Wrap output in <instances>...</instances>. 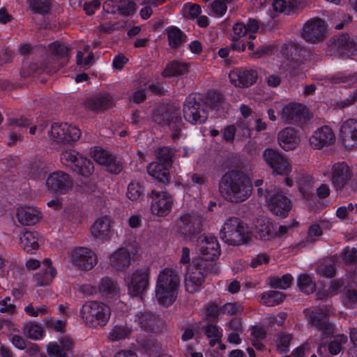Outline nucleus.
<instances>
[{
  "label": "nucleus",
  "instance_id": "nucleus-1",
  "mask_svg": "<svg viewBox=\"0 0 357 357\" xmlns=\"http://www.w3.org/2000/svg\"><path fill=\"white\" fill-rule=\"evenodd\" d=\"M218 189L225 199L233 204H239L251 196L253 186L248 174L241 170L232 169L222 176Z\"/></svg>",
  "mask_w": 357,
  "mask_h": 357
},
{
  "label": "nucleus",
  "instance_id": "nucleus-2",
  "mask_svg": "<svg viewBox=\"0 0 357 357\" xmlns=\"http://www.w3.org/2000/svg\"><path fill=\"white\" fill-rule=\"evenodd\" d=\"M180 277L176 272L169 268H165L160 272L156 286L155 297L162 305H172L176 298Z\"/></svg>",
  "mask_w": 357,
  "mask_h": 357
},
{
  "label": "nucleus",
  "instance_id": "nucleus-3",
  "mask_svg": "<svg viewBox=\"0 0 357 357\" xmlns=\"http://www.w3.org/2000/svg\"><path fill=\"white\" fill-rule=\"evenodd\" d=\"M79 316L86 326L91 328H102L110 319L111 309L102 302L88 301L80 308Z\"/></svg>",
  "mask_w": 357,
  "mask_h": 357
},
{
  "label": "nucleus",
  "instance_id": "nucleus-4",
  "mask_svg": "<svg viewBox=\"0 0 357 357\" xmlns=\"http://www.w3.org/2000/svg\"><path fill=\"white\" fill-rule=\"evenodd\" d=\"M153 119L155 123L167 126L172 130V137L174 140L181 137L184 123L181 116L179 106L169 105L158 108L154 111Z\"/></svg>",
  "mask_w": 357,
  "mask_h": 357
},
{
  "label": "nucleus",
  "instance_id": "nucleus-5",
  "mask_svg": "<svg viewBox=\"0 0 357 357\" xmlns=\"http://www.w3.org/2000/svg\"><path fill=\"white\" fill-rule=\"evenodd\" d=\"M155 155L158 162L150 163L147 166V172L159 182L168 183L170 180L168 167L172 165L174 151L169 147L163 146L155 151Z\"/></svg>",
  "mask_w": 357,
  "mask_h": 357
},
{
  "label": "nucleus",
  "instance_id": "nucleus-6",
  "mask_svg": "<svg viewBox=\"0 0 357 357\" xmlns=\"http://www.w3.org/2000/svg\"><path fill=\"white\" fill-rule=\"evenodd\" d=\"M248 228L238 217H229L224 223L220 238L226 243L239 245L248 239Z\"/></svg>",
  "mask_w": 357,
  "mask_h": 357
},
{
  "label": "nucleus",
  "instance_id": "nucleus-7",
  "mask_svg": "<svg viewBox=\"0 0 357 357\" xmlns=\"http://www.w3.org/2000/svg\"><path fill=\"white\" fill-rule=\"evenodd\" d=\"M307 323L321 332L323 338L333 335L335 326L330 322L329 309L327 306H317L312 309L306 308L303 310Z\"/></svg>",
  "mask_w": 357,
  "mask_h": 357
},
{
  "label": "nucleus",
  "instance_id": "nucleus-8",
  "mask_svg": "<svg viewBox=\"0 0 357 357\" xmlns=\"http://www.w3.org/2000/svg\"><path fill=\"white\" fill-rule=\"evenodd\" d=\"M183 113L185 121L195 125L204 123L208 119V111L199 94L191 93L185 98Z\"/></svg>",
  "mask_w": 357,
  "mask_h": 357
},
{
  "label": "nucleus",
  "instance_id": "nucleus-9",
  "mask_svg": "<svg viewBox=\"0 0 357 357\" xmlns=\"http://www.w3.org/2000/svg\"><path fill=\"white\" fill-rule=\"evenodd\" d=\"M202 218L193 213H183L176 222V232L184 240L193 241L202 231Z\"/></svg>",
  "mask_w": 357,
  "mask_h": 357
},
{
  "label": "nucleus",
  "instance_id": "nucleus-10",
  "mask_svg": "<svg viewBox=\"0 0 357 357\" xmlns=\"http://www.w3.org/2000/svg\"><path fill=\"white\" fill-rule=\"evenodd\" d=\"M262 158L271 169L272 174L287 176L291 171V165L276 149L266 148L262 153Z\"/></svg>",
  "mask_w": 357,
  "mask_h": 357
},
{
  "label": "nucleus",
  "instance_id": "nucleus-11",
  "mask_svg": "<svg viewBox=\"0 0 357 357\" xmlns=\"http://www.w3.org/2000/svg\"><path fill=\"white\" fill-rule=\"evenodd\" d=\"M327 44L340 56H357V36L350 37L347 33H339L332 36Z\"/></svg>",
  "mask_w": 357,
  "mask_h": 357
},
{
  "label": "nucleus",
  "instance_id": "nucleus-12",
  "mask_svg": "<svg viewBox=\"0 0 357 357\" xmlns=\"http://www.w3.org/2000/svg\"><path fill=\"white\" fill-rule=\"evenodd\" d=\"M149 196L151 199V210L153 214L165 216L170 213L174 203L172 195L167 191L152 190Z\"/></svg>",
  "mask_w": 357,
  "mask_h": 357
},
{
  "label": "nucleus",
  "instance_id": "nucleus-13",
  "mask_svg": "<svg viewBox=\"0 0 357 357\" xmlns=\"http://www.w3.org/2000/svg\"><path fill=\"white\" fill-rule=\"evenodd\" d=\"M49 133L58 143L70 144L79 139L81 131L75 126L56 123L52 126Z\"/></svg>",
  "mask_w": 357,
  "mask_h": 357
},
{
  "label": "nucleus",
  "instance_id": "nucleus-14",
  "mask_svg": "<svg viewBox=\"0 0 357 357\" xmlns=\"http://www.w3.org/2000/svg\"><path fill=\"white\" fill-rule=\"evenodd\" d=\"M150 270L149 267L137 269L129 278L128 293L132 296H142L149 285Z\"/></svg>",
  "mask_w": 357,
  "mask_h": 357
},
{
  "label": "nucleus",
  "instance_id": "nucleus-15",
  "mask_svg": "<svg viewBox=\"0 0 357 357\" xmlns=\"http://www.w3.org/2000/svg\"><path fill=\"white\" fill-rule=\"evenodd\" d=\"M326 32L324 21L320 18H312L303 26L302 36L307 42L316 43L325 38Z\"/></svg>",
  "mask_w": 357,
  "mask_h": 357
},
{
  "label": "nucleus",
  "instance_id": "nucleus-16",
  "mask_svg": "<svg viewBox=\"0 0 357 357\" xmlns=\"http://www.w3.org/2000/svg\"><path fill=\"white\" fill-rule=\"evenodd\" d=\"M266 193L268 208L277 215L282 218L287 216L292 208L291 201L281 192L270 195L266 190Z\"/></svg>",
  "mask_w": 357,
  "mask_h": 357
},
{
  "label": "nucleus",
  "instance_id": "nucleus-17",
  "mask_svg": "<svg viewBox=\"0 0 357 357\" xmlns=\"http://www.w3.org/2000/svg\"><path fill=\"white\" fill-rule=\"evenodd\" d=\"M352 176V169L345 162H336L332 166L331 182L337 191H342Z\"/></svg>",
  "mask_w": 357,
  "mask_h": 357
},
{
  "label": "nucleus",
  "instance_id": "nucleus-18",
  "mask_svg": "<svg viewBox=\"0 0 357 357\" xmlns=\"http://www.w3.org/2000/svg\"><path fill=\"white\" fill-rule=\"evenodd\" d=\"M135 321L138 322L140 328L145 332L157 333L161 332L164 328L163 321L155 314L144 310L139 312Z\"/></svg>",
  "mask_w": 357,
  "mask_h": 357
},
{
  "label": "nucleus",
  "instance_id": "nucleus-19",
  "mask_svg": "<svg viewBox=\"0 0 357 357\" xmlns=\"http://www.w3.org/2000/svg\"><path fill=\"white\" fill-rule=\"evenodd\" d=\"M73 183L70 175L61 171L50 174L46 181L48 189L59 194H64L72 189Z\"/></svg>",
  "mask_w": 357,
  "mask_h": 357
},
{
  "label": "nucleus",
  "instance_id": "nucleus-20",
  "mask_svg": "<svg viewBox=\"0 0 357 357\" xmlns=\"http://www.w3.org/2000/svg\"><path fill=\"white\" fill-rule=\"evenodd\" d=\"M93 160L100 165L106 166L108 172L118 174L123 169V163L117 160L109 151L96 147L92 152Z\"/></svg>",
  "mask_w": 357,
  "mask_h": 357
},
{
  "label": "nucleus",
  "instance_id": "nucleus-21",
  "mask_svg": "<svg viewBox=\"0 0 357 357\" xmlns=\"http://www.w3.org/2000/svg\"><path fill=\"white\" fill-rule=\"evenodd\" d=\"M229 78L235 86L248 88L257 82L258 73L252 69L236 68L229 73Z\"/></svg>",
  "mask_w": 357,
  "mask_h": 357
},
{
  "label": "nucleus",
  "instance_id": "nucleus-22",
  "mask_svg": "<svg viewBox=\"0 0 357 357\" xmlns=\"http://www.w3.org/2000/svg\"><path fill=\"white\" fill-rule=\"evenodd\" d=\"M72 261L73 264L79 268L89 271L97 264V257L91 250L80 247L73 251Z\"/></svg>",
  "mask_w": 357,
  "mask_h": 357
},
{
  "label": "nucleus",
  "instance_id": "nucleus-23",
  "mask_svg": "<svg viewBox=\"0 0 357 357\" xmlns=\"http://www.w3.org/2000/svg\"><path fill=\"white\" fill-rule=\"evenodd\" d=\"M111 223L110 218L107 215L98 218L91 228L92 236L102 241H110L114 235Z\"/></svg>",
  "mask_w": 357,
  "mask_h": 357
},
{
  "label": "nucleus",
  "instance_id": "nucleus-24",
  "mask_svg": "<svg viewBox=\"0 0 357 357\" xmlns=\"http://www.w3.org/2000/svg\"><path fill=\"white\" fill-rule=\"evenodd\" d=\"M335 136L331 128L327 126L317 129L310 138V144L313 149H321L333 144Z\"/></svg>",
  "mask_w": 357,
  "mask_h": 357
},
{
  "label": "nucleus",
  "instance_id": "nucleus-25",
  "mask_svg": "<svg viewBox=\"0 0 357 357\" xmlns=\"http://www.w3.org/2000/svg\"><path fill=\"white\" fill-rule=\"evenodd\" d=\"M340 135L347 149L357 146V120L350 119L344 121L340 128Z\"/></svg>",
  "mask_w": 357,
  "mask_h": 357
},
{
  "label": "nucleus",
  "instance_id": "nucleus-26",
  "mask_svg": "<svg viewBox=\"0 0 357 357\" xmlns=\"http://www.w3.org/2000/svg\"><path fill=\"white\" fill-rule=\"evenodd\" d=\"M255 236L262 241H270L277 236V231L271 220L266 217H259L255 223Z\"/></svg>",
  "mask_w": 357,
  "mask_h": 357
},
{
  "label": "nucleus",
  "instance_id": "nucleus-27",
  "mask_svg": "<svg viewBox=\"0 0 357 357\" xmlns=\"http://www.w3.org/2000/svg\"><path fill=\"white\" fill-rule=\"evenodd\" d=\"M114 105V100L107 93H100L88 98L85 101V107L89 109L100 112L111 108Z\"/></svg>",
  "mask_w": 357,
  "mask_h": 357
},
{
  "label": "nucleus",
  "instance_id": "nucleus-28",
  "mask_svg": "<svg viewBox=\"0 0 357 357\" xmlns=\"http://www.w3.org/2000/svg\"><path fill=\"white\" fill-rule=\"evenodd\" d=\"M111 266L119 271L127 269L134 260V255L126 248H120L113 252L109 258Z\"/></svg>",
  "mask_w": 357,
  "mask_h": 357
},
{
  "label": "nucleus",
  "instance_id": "nucleus-29",
  "mask_svg": "<svg viewBox=\"0 0 357 357\" xmlns=\"http://www.w3.org/2000/svg\"><path fill=\"white\" fill-rule=\"evenodd\" d=\"M306 107L299 103H289L281 112V118L288 123L300 122L305 119Z\"/></svg>",
  "mask_w": 357,
  "mask_h": 357
},
{
  "label": "nucleus",
  "instance_id": "nucleus-30",
  "mask_svg": "<svg viewBox=\"0 0 357 357\" xmlns=\"http://www.w3.org/2000/svg\"><path fill=\"white\" fill-rule=\"evenodd\" d=\"M204 242L199 248L202 257L199 259L213 262L220 254L219 243L214 236L205 237Z\"/></svg>",
  "mask_w": 357,
  "mask_h": 357
},
{
  "label": "nucleus",
  "instance_id": "nucleus-31",
  "mask_svg": "<svg viewBox=\"0 0 357 357\" xmlns=\"http://www.w3.org/2000/svg\"><path fill=\"white\" fill-rule=\"evenodd\" d=\"M187 273L204 281L206 276L208 273L217 274L218 268L213 262L198 259L196 262H192Z\"/></svg>",
  "mask_w": 357,
  "mask_h": 357
},
{
  "label": "nucleus",
  "instance_id": "nucleus-32",
  "mask_svg": "<svg viewBox=\"0 0 357 357\" xmlns=\"http://www.w3.org/2000/svg\"><path fill=\"white\" fill-rule=\"evenodd\" d=\"M279 145L285 151L294 149L299 143L296 130L290 127L284 128L278 133Z\"/></svg>",
  "mask_w": 357,
  "mask_h": 357
},
{
  "label": "nucleus",
  "instance_id": "nucleus-33",
  "mask_svg": "<svg viewBox=\"0 0 357 357\" xmlns=\"http://www.w3.org/2000/svg\"><path fill=\"white\" fill-rule=\"evenodd\" d=\"M42 264L45 268L36 273L33 278L36 285L39 287L48 285L56 274V269L52 266V262L50 259H45Z\"/></svg>",
  "mask_w": 357,
  "mask_h": 357
},
{
  "label": "nucleus",
  "instance_id": "nucleus-34",
  "mask_svg": "<svg viewBox=\"0 0 357 357\" xmlns=\"http://www.w3.org/2000/svg\"><path fill=\"white\" fill-rule=\"evenodd\" d=\"M40 237L37 231H26L20 237L21 248L27 253L33 254L40 246Z\"/></svg>",
  "mask_w": 357,
  "mask_h": 357
},
{
  "label": "nucleus",
  "instance_id": "nucleus-35",
  "mask_svg": "<svg viewBox=\"0 0 357 357\" xmlns=\"http://www.w3.org/2000/svg\"><path fill=\"white\" fill-rule=\"evenodd\" d=\"M17 218L22 225H33L41 218V213L31 207L20 208L17 209Z\"/></svg>",
  "mask_w": 357,
  "mask_h": 357
},
{
  "label": "nucleus",
  "instance_id": "nucleus-36",
  "mask_svg": "<svg viewBox=\"0 0 357 357\" xmlns=\"http://www.w3.org/2000/svg\"><path fill=\"white\" fill-rule=\"evenodd\" d=\"M99 291L107 299H116L119 296V287L112 278L105 277L101 280Z\"/></svg>",
  "mask_w": 357,
  "mask_h": 357
},
{
  "label": "nucleus",
  "instance_id": "nucleus-37",
  "mask_svg": "<svg viewBox=\"0 0 357 357\" xmlns=\"http://www.w3.org/2000/svg\"><path fill=\"white\" fill-rule=\"evenodd\" d=\"M188 71V65L185 63L174 60L167 64L161 75L164 77L170 78L183 75Z\"/></svg>",
  "mask_w": 357,
  "mask_h": 357
},
{
  "label": "nucleus",
  "instance_id": "nucleus-38",
  "mask_svg": "<svg viewBox=\"0 0 357 357\" xmlns=\"http://www.w3.org/2000/svg\"><path fill=\"white\" fill-rule=\"evenodd\" d=\"M70 169L78 175L89 177L93 172L94 167L91 160L81 155Z\"/></svg>",
  "mask_w": 357,
  "mask_h": 357
},
{
  "label": "nucleus",
  "instance_id": "nucleus-39",
  "mask_svg": "<svg viewBox=\"0 0 357 357\" xmlns=\"http://www.w3.org/2000/svg\"><path fill=\"white\" fill-rule=\"evenodd\" d=\"M167 35L169 45L173 49H178L186 40L185 34L176 26L168 28Z\"/></svg>",
  "mask_w": 357,
  "mask_h": 357
},
{
  "label": "nucleus",
  "instance_id": "nucleus-40",
  "mask_svg": "<svg viewBox=\"0 0 357 357\" xmlns=\"http://www.w3.org/2000/svg\"><path fill=\"white\" fill-rule=\"evenodd\" d=\"M132 333V328L127 324L116 325L108 333L107 338L112 342L128 337Z\"/></svg>",
  "mask_w": 357,
  "mask_h": 357
},
{
  "label": "nucleus",
  "instance_id": "nucleus-41",
  "mask_svg": "<svg viewBox=\"0 0 357 357\" xmlns=\"http://www.w3.org/2000/svg\"><path fill=\"white\" fill-rule=\"evenodd\" d=\"M317 273L324 277L332 278L335 275V260L333 257L328 258L319 264Z\"/></svg>",
  "mask_w": 357,
  "mask_h": 357
},
{
  "label": "nucleus",
  "instance_id": "nucleus-42",
  "mask_svg": "<svg viewBox=\"0 0 357 357\" xmlns=\"http://www.w3.org/2000/svg\"><path fill=\"white\" fill-rule=\"evenodd\" d=\"M27 3L33 13L45 15L50 10V0H27Z\"/></svg>",
  "mask_w": 357,
  "mask_h": 357
},
{
  "label": "nucleus",
  "instance_id": "nucleus-43",
  "mask_svg": "<svg viewBox=\"0 0 357 357\" xmlns=\"http://www.w3.org/2000/svg\"><path fill=\"white\" fill-rule=\"evenodd\" d=\"M285 295L278 291H269L261 294V300L264 304L268 306H273L282 303Z\"/></svg>",
  "mask_w": 357,
  "mask_h": 357
},
{
  "label": "nucleus",
  "instance_id": "nucleus-44",
  "mask_svg": "<svg viewBox=\"0 0 357 357\" xmlns=\"http://www.w3.org/2000/svg\"><path fill=\"white\" fill-rule=\"evenodd\" d=\"M203 102H204L205 109L207 107L215 109L221 102H223L224 96L218 91L208 92L204 97H202Z\"/></svg>",
  "mask_w": 357,
  "mask_h": 357
},
{
  "label": "nucleus",
  "instance_id": "nucleus-45",
  "mask_svg": "<svg viewBox=\"0 0 357 357\" xmlns=\"http://www.w3.org/2000/svg\"><path fill=\"white\" fill-rule=\"evenodd\" d=\"M24 335L31 340H37L42 338L43 335V328L33 323H27L23 327Z\"/></svg>",
  "mask_w": 357,
  "mask_h": 357
},
{
  "label": "nucleus",
  "instance_id": "nucleus-46",
  "mask_svg": "<svg viewBox=\"0 0 357 357\" xmlns=\"http://www.w3.org/2000/svg\"><path fill=\"white\" fill-rule=\"evenodd\" d=\"M137 10L136 3L132 0H118L117 10L122 16H130L134 15Z\"/></svg>",
  "mask_w": 357,
  "mask_h": 357
},
{
  "label": "nucleus",
  "instance_id": "nucleus-47",
  "mask_svg": "<svg viewBox=\"0 0 357 357\" xmlns=\"http://www.w3.org/2000/svg\"><path fill=\"white\" fill-rule=\"evenodd\" d=\"M299 289L307 294L313 293L316 289V284L312 282L311 277L307 274H301L297 280Z\"/></svg>",
  "mask_w": 357,
  "mask_h": 357
},
{
  "label": "nucleus",
  "instance_id": "nucleus-48",
  "mask_svg": "<svg viewBox=\"0 0 357 357\" xmlns=\"http://www.w3.org/2000/svg\"><path fill=\"white\" fill-rule=\"evenodd\" d=\"M46 174V164L45 162L38 159H35L31 162L29 166V174L32 178L44 177Z\"/></svg>",
  "mask_w": 357,
  "mask_h": 357
},
{
  "label": "nucleus",
  "instance_id": "nucleus-49",
  "mask_svg": "<svg viewBox=\"0 0 357 357\" xmlns=\"http://www.w3.org/2000/svg\"><path fill=\"white\" fill-rule=\"evenodd\" d=\"M144 188L139 183L131 182L128 187L127 197L132 201H139L144 197Z\"/></svg>",
  "mask_w": 357,
  "mask_h": 357
},
{
  "label": "nucleus",
  "instance_id": "nucleus-50",
  "mask_svg": "<svg viewBox=\"0 0 357 357\" xmlns=\"http://www.w3.org/2000/svg\"><path fill=\"white\" fill-rule=\"evenodd\" d=\"M139 345L149 356L160 354V347L153 339H141L137 340Z\"/></svg>",
  "mask_w": 357,
  "mask_h": 357
},
{
  "label": "nucleus",
  "instance_id": "nucleus-51",
  "mask_svg": "<svg viewBox=\"0 0 357 357\" xmlns=\"http://www.w3.org/2000/svg\"><path fill=\"white\" fill-rule=\"evenodd\" d=\"M80 156L81 155L74 149H64L60 154L61 162L70 169Z\"/></svg>",
  "mask_w": 357,
  "mask_h": 357
},
{
  "label": "nucleus",
  "instance_id": "nucleus-52",
  "mask_svg": "<svg viewBox=\"0 0 357 357\" xmlns=\"http://www.w3.org/2000/svg\"><path fill=\"white\" fill-rule=\"evenodd\" d=\"M270 285L275 289H285L290 287L292 282V277L290 274L284 275L282 278H270Z\"/></svg>",
  "mask_w": 357,
  "mask_h": 357
},
{
  "label": "nucleus",
  "instance_id": "nucleus-53",
  "mask_svg": "<svg viewBox=\"0 0 357 357\" xmlns=\"http://www.w3.org/2000/svg\"><path fill=\"white\" fill-rule=\"evenodd\" d=\"M347 337L343 334L338 335L334 337L328 345V351L332 355L338 354L342 350V345L347 343Z\"/></svg>",
  "mask_w": 357,
  "mask_h": 357
},
{
  "label": "nucleus",
  "instance_id": "nucleus-54",
  "mask_svg": "<svg viewBox=\"0 0 357 357\" xmlns=\"http://www.w3.org/2000/svg\"><path fill=\"white\" fill-rule=\"evenodd\" d=\"M205 335L207 337L211 338L209 344L211 347L215 346L217 342H219L222 337V333L216 325L209 324L205 328Z\"/></svg>",
  "mask_w": 357,
  "mask_h": 357
},
{
  "label": "nucleus",
  "instance_id": "nucleus-55",
  "mask_svg": "<svg viewBox=\"0 0 357 357\" xmlns=\"http://www.w3.org/2000/svg\"><path fill=\"white\" fill-rule=\"evenodd\" d=\"M50 50L52 54L57 57V59H62L68 56L70 49L63 44L58 41L54 42L49 45Z\"/></svg>",
  "mask_w": 357,
  "mask_h": 357
},
{
  "label": "nucleus",
  "instance_id": "nucleus-56",
  "mask_svg": "<svg viewBox=\"0 0 357 357\" xmlns=\"http://www.w3.org/2000/svg\"><path fill=\"white\" fill-rule=\"evenodd\" d=\"M203 282V280H200L199 278L192 276L190 274L187 273L185 275V286L186 290L189 293L192 294L197 291Z\"/></svg>",
  "mask_w": 357,
  "mask_h": 357
},
{
  "label": "nucleus",
  "instance_id": "nucleus-57",
  "mask_svg": "<svg viewBox=\"0 0 357 357\" xmlns=\"http://www.w3.org/2000/svg\"><path fill=\"white\" fill-rule=\"evenodd\" d=\"M203 282V280H200L199 278L192 276L190 274L187 273L185 275V286L186 290L189 293L192 294L197 291Z\"/></svg>",
  "mask_w": 357,
  "mask_h": 357
},
{
  "label": "nucleus",
  "instance_id": "nucleus-58",
  "mask_svg": "<svg viewBox=\"0 0 357 357\" xmlns=\"http://www.w3.org/2000/svg\"><path fill=\"white\" fill-rule=\"evenodd\" d=\"M293 337L291 334L285 333H281L279 334L277 347L280 353H287L289 351V345Z\"/></svg>",
  "mask_w": 357,
  "mask_h": 357
},
{
  "label": "nucleus",
  "instance_id": "nucleus-59",
  "mask_svg": "<svg viewBox=\"0 0 357 357\" xmlns=\"http://www.w3.org/2000/svg\"><path fill=\"white\" fill-rule=\"evenodd\" d=\"M47 352L50 357H68L61 347L56 342H50L47 346Z\"/></svg>",
  "mask_w": 357,
  "mask_h": 357
},
{
  "label": "nucleus",
  "instance_id": "nucleus-60",
  "mask_svg": "<svg viewBox=\"0 0 357 357\" xmlns=\"http://www.w3.org/2000/svg\"><path fill=\"white\" fill-rule=\"evenodd\" d=\"M9 124L13 127V130L22 133L23 130H26V128L31 125V123L27 119L21 118L10 119Z\"/></svg>",
  "mask_w": 357,
  "mask_h": 357
},
{
  "label": "nucleus",
  "instance_id": "nucleus-61",
  "mask_svg": "<svg viewBox=\"0 0 357 357\" xmlns=\"http://www.w3.org/2000/svg\"><path fill=\"white\" fill-rule=\"evenodd\" d=\"M289 66V73L291 76L296 77L303 74L305 69L302 61L298 59L294 61V58H291Z\"/></svg>",
  "mask_w": 357,
  "mask_h": 357
},
{
  "label": "nucleus",
  "instance_id": "nucleus-62",
  "mask_svg": "<svg viewBox=\"0 0 357 357\" xmlns=\"http://www.w3.org/2000/svg\"><path fill=\"white\" fill-rule=\"evenodd\" d=\"M239 131L234 125L227 126L222 130V139L227 142L231 143L234 139L236 132H238V136H239Z\"/></svg>",
  "mask_w": 357,
  "mask_h": 357
},
{
  "label": "nucleus",
  "instance_id": "nucleus-63",
  "mask_svg": "<svg viewBox=\"0 0 357 357\" xmlns=\"http://www.w3.org/2000/svg\"><path fill=\"white\" fill-rule=\"evenodd\" d=\"M211 7L214 14L219 17L224 15L227 10V4L220 0L213 1Z\"/></svg>",
  "mask_w": 357,
  "mask_h": 357
},
{
  "label": "nucleus",
  "instance_id": "nucleus-64",
  "mask_svg": "<svg viewBox=\"0 0 357 357\" xmlns=\"http://www.w3.org/2000/svg\"><path fill=\"white\" fill-rule=\"evenodd\" d=\"M322 234V230L320 227V226L318 224H313L312 225L307 231V243H313L314 242V238H312V237L315 236H319Z\"/></svg>",
  "mask_w": 357,
  "mask_h": 357
}]
</instances>
